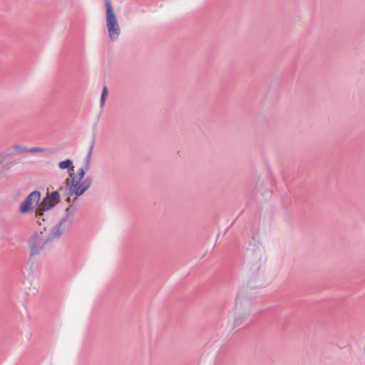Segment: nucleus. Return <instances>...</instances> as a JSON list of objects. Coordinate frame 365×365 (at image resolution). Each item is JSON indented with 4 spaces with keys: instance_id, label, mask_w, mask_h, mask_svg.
I'll return each mask as SVG.
<instances>
[{
    "instance_id": "11",
    "label": "nucleus",
    "mask_w": 365,
    "mask_h": 365,
    "mask_svg": "<svg viewBox=\"0 0 365 365\" xmlns=\"http://www.w3.org/2000/svg\"><path fill=\"white\" fill-rule=\"evenodd\" d=\"M247 317V314H244L242 317L240 318H236L234 321V325L235 327L239 326Z\"/></svg>"
},
{
    "instance_id": "15",
    "label": "nucleus",
    "mask_w": 365,
    "mask_h": 365,
    "mask_svg": "<svg viewBox=\"0 0 365 365\" xmlns=\"http://www.w3.org/2000/svg\"><path fill=\"white\" fill-rule=\"evenodd\" d=\"M76 200V197L72 200L70 197V196L66 199V202L70 203V202H72V203H74L75 201Z\"/></svg>"
},
{
    "instance_id": "5",
    "label": "nucleus",
    "mask_w": 365,
    "mask_h": 365,
    "mask_svg": "<svg viewBox=\"0 0 365 365\" xmlns=\"http://www.w3.org/2000/svg\"><path fill=\"white\" fill-rule=\"evenodd\" d=\"M59 200L60 194L58 190H56L51 192V193H48L40 203L41 209L43 211L48 210L53 207L56 205H57L59 202Z\"/></svg>"
},
{
    "instance_id": "14",
    "label": "nucleus",
    "mask_w": 365,
    "mask_h": 365,
    "mask_svg": "<svg viewBox=\"0 0 365 365\" xmlns=\"http://www.w3.org/2000/svg\"><path fill=\"white\" fill-rule=\"evenodd\" d=\"M45 151H46V149H44L43 148H38V147L29 149V152H31V153H40V152H45Z\"/></svg>"
},
{
    "instance_id": "4",
    "label": "nucleus",
    "mask_w": 365,
    "mask_h": 365,
    "mask_svg": "<svg viewBox=\"0 0 365 365\" xmlns=\"http://www.w3.org/2000/svg\"><path fill=\"white\" fill-rule=\"evenodd\" d=\"M73 175V173H70V178L65 180L66 190L69 196L75 195L76 197H78L82 195L85 191L83 187H81V181L77 180V177H72Z\"/></svg>"
},
{
    "instance_id": "13",
    "label": "nucleus",
    "mask_w": 365,
    "mask_h": 365,
    "mask_svg": "<svg viewBox=\"0 0 365 365\" xmlns=\"http://www.w3.org/2000/svg\"><path fill=\"white\" fill-rule=\"evenodd\" d=\"M14 150L18 151L19 153H23L26 152H29V150L26 149L24 147L19 146V145H14Z\"/></svg>"
},
{
    "instance_id": "12",
    "label": "nucleus",
    "mask_w": 365,
    "mask_h": 365,
    "mask_svg": "<svg viewBox=\"0 0 365 365\" xmlns=\"http://www.w3.org/2000/svg\"><path fill=\"white\" fill-rule=\"evenodd\" d=\"M43 212L41 209V205H39V210H37L36 212V218H38V221L37 222L41 224L40 222V220H41V216L43 215Z\"/></svg>"
},
{
    "instance_id": "8",
    "label": "nucleus",
    "mask_w": 365,
    "mask_h": 365,
    "mask_svg": "<svg viewBox=\"0 0 365 365\" xmlns=\"http://www.w3.org/2000/svg\"><path fill=\"white\" fill-rule=\"evenodd\" d=\"M248 294H250V290L248 289H242L236 299V305L237 306L239 304H241L242 299L245 295Z\"/></svg>"
},
{
    "instance_id": "9",
    "label": "nucleus",
    "mask_w": 365,
    "mask_h": 365,
    "mask_svg": "<svg viewBox=\"0 0 365 365\" xmlns=\"http://www.w3.org/2000/svg\"><path fill=\"white\" fill-rule=\"evenodd\" d=\"M81 187H83L84 191L86 192L92 184V179L91 178H87L84 180L81 181Z\"/></svg>"
},
{
    "instance_id": "1",
    "label": "nucleus",
    "mask_w": 365,
    "mask_h": 365,
    "mask_svg": "<svg viewBox=\"0 0 365 365\" xmlns=\"http://www.w3.org/2000/svg\"><path fill=\"white\" fill-rule=\"evenodd\" d=\"M71 206L68 207L65 210V216L51 230L48 237L40 232L33 235L29 240L28 244L30 251V256L34 257L39 255L46 243L51 240L59 238L63 233L67 232L73 223L74 211H71Z\"/></svg>"
},
{
    "instance_id": "10",
    "label": "nucleus",
    "mask_w": 365,
    "mask_h": 365,
    "mask_svg": "<svg viewBox=\"0 0 365 365\" xmlns=\"http://www.w3.org/2000/svg\"><path fill=\"white\" fill-rule=\"evenodd\" d=\"M107 96H108V89L105 86L103 88L102 93H101V106L104 103L105 100L107 98Z\"/></svg>"
},
{
    "instance_id": "2",
    "label": "nucleus",
    "mask_w": 365,
    "mask_h": 365,
    "mask_svg": "<svg viewBox=\"0 0 365 365\" xmlns=\"http://www.w3.org/2000/svg\"><path fill=\"white\" fill-rule=\"evenodd\" d=\"M106 22L108 36L112 41L116 40L120 34V28L110 0H105Z\"/></svg>"
},
{
    "instance_id": "7",
    "label": "nucleus",
    "mask_w": 365,
    "mask_h": 365,
    "mask_svg": "<svg viewBox=\"0 0 365 365\" xmlns=\"http://www.w3.org/2000/svg\"><path fill=\"white\" fill-rule=\"evenodd\" d=\"M58 168L61 170L68 169V172L70 173H73L74 167L73 166V163L71 160H66L61 161L58 163Z\"/></svg>"
},
{
    "instance_id": "16",
    "label": "nucleus",
    "mask_w": 365,
    "mask_h": 365,
    "mask_svg": "<svg viewBox=\"0 0 365 365\" xmlns=\"http://www.w3.org/2000/svg\"><path fill=\"white\" fill-rule=\"evenodd\" d=\"M63 190V187H60L59 190Z\"/></svg>"
},
{
    "instance_id": "3",
    "label": "nucleus",
    "mask_w": 365,
    "mask_h": 365,
    "mask_svg": "<svg viewBox=\"0 0 365 365\" xmlns=\"http://www.w3.org/2000/svg\"><path fill=\"white\" fill-rule=\"evenodd\" d=\"M40 198V192L37 190L31 192L20 205L19 212L24 214L33 210L38 205Z\"/></svg>"
},
{
    "instance_id": "6",
    "label": "nucleus",
    "mask_w": 365,
    "mask_h": 365,
    "mask_svg": "<svg viewBox=\"0 0 365 365\" xmlns=\"http://www.w3.org/2000/svg\"><path fill=\"white\" fill-rule=\"evenodd\" d=\"M93 146H94V142L92 143V144L89 148L88 155L86 156L85 168H80L77 175H74V174L72 175V177H77V180H80V181L83 180V178L85 175V170H88L90 168V162H91V159Z\"/></svg>"
}]
</instances>
